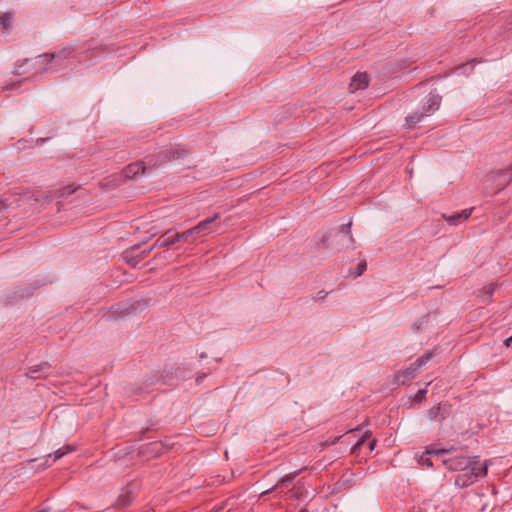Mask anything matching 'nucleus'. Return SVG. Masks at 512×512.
<instances>
[{"label":"nucleus","instance_id":"nucleus-1","mask_svg":"<svg viewBox=\"0 0 512 512\" xmlns=\"http://www.w3.org/2000/svg\"><path fill=\"white\" fill-rule=\"evenodd\" d=\"M440 103L441 97L437 93H429L422 103L421 111L415 112L406 117V124L408 127L414 128L417 123L421 122L425 117L432 115L439 109Z\"/></svg>","mask_w":512,"mask_h":512},{"label":"nucleus","instance_id":"nucleus-2","mask_svg":"<svg viewBox=\"0 0 512 512\" xmlns=\"http://www.w3.org/2000/svg\"><path fill=\"white\" fill-rule=\"evenodd\" d=\"M66 55L63 51L52 54H42L36 58V67L41 72H55L64 66Z\"/></svg>","mask_w":512,"mask_h":512},{"label":"nucleus","instance_id":"nucleus-3","mask_svg":"<svg viewBox=\"0 0 512 512\" xmlns=\"http://www.w3.org/2000/svg\"><path fill=\"white\" fill-rule=\"evenodd\" d=\"M157 162L154 161V156H148L143 161H137L126 166L123 170L125 178H132L139 173L145 174L147 168H156Z\"/></svg>","mask_w":512,"mask_h":512},{"label":"nucleus","instance_id":"nucleus-4","mask_svg":"<svg viewBox=\"0 0 512 512\" xmlns=\"http://www.w3.org/2000/svg\"><path fill=\"white\" fill-rule=\"evenodd\" d=\"M432 359V353H425L421 357H419L414 363H412L408 368L403 371H400L397 375V379L403 377L402 382L406 379L413 378L416 372L425 364H427Z\"/></svg>","mask_w":512,"mask_h":512},{"label":"nucleus","instance_id":"nucleus-5","mask_svg":"<svg viewBox=\"0 0 512 512\" xmlns=\"http://www.w3.org/2000/svg\"><path fill=\"white\" fill-rule=\"evenodd\" d=\"M187 154L185 149H179L175 147L167 148L159 152L157 156H154V161L157 162V167L161 164L180 159Z\"/></svg>","mask_w":512,"mask_h":512},{"label":"nucleus","instance_id":"nucleus-6","mask_svg":"<svg viewBox=\"0 0 512 512\" xmlns=\"http://www.w3.org/2000/svg\"><path fill=\"white\" fill-rule=\"evenodd\" d=\"M443 464L451 471H464L470 467L471 461L466 456H454L442 459Z\"/></svg>","mask_w":512,"mask_h":512},{"label":"nucleus","instance_id":"nucleus-7","mask_svg":"<svg viewBox=\"0 0 512 512\" xmlns=\"http://www.w3.org/2000/svg\"><path fill=\"white\" fill-rule=\"evenodd\" d=\"M218 218L219 214H215L214 216L199 222L198 225L193 227L196 236L199 238L216 231L213 224Z\"/></svg>","mask_w":512,"mask_h":512},{"label":"nucleus","instance_id":"nucleus-8","mask_svg":"<svg viewBox=\"0 0 512 512\" xmlns=\"http://www.w3.org/2000/svg\"><path fill=\"white\" fill-rule=\"evenodd\" d=\"M450 450L446 449H427L424 453H422L418 458V463L423 466L432 467L433 463L431 460V455H435L437 457H440L446 453H448Z\"/></svg>","mask_w":512,"mask_h":512},{"label":"nucleus","instance_id":"nucleus-9","mask_svg":"<svg viewBox=\"0 0 512 512\" xmlns=\"http://www.w3.org/2000/svg\"><path fill=\"white\" fill-rule=\"evenodd\" d=\"M172 447V444L168 443V441L162 442V441H156L149 443L146 446V451L144 453L153 454L154 456H157L159 454H162L166 451H168Z\"/></svg>","mask_w":512,"mask_h":512},{"label":"nucleus","instance_id":"nucleus-10","mask_svg":"<svg viewBox=\"0 0 512 512\" xmlns=\"http://www.w3.org/2000/svg\"><path fill=\"white\" fill-rule=\"evenodd\" d=\"M369 78L366 73H357L351 80L350 89L352 92L365 89L368 86Z\"/></svg>","mask_w":512,"mask_h":512},{"label":"nucleus","instance_id":"nucleus-11","mask_svg":"<svg viewBox=\"0 0 512 512\" xmlns=\"http://www.w3.org/2000/svg\"><path fill=\"white\" fill-rule=\"evenodd\" d=\"M50 365L47 362L41 363L35 368L30 369L27 372V376L31 379H40L46 377L50 371Z\"/></svg>","mask_w":512,"mask_h":512},{"label":"nucleus","instance_id":"nucleus-12","mask_svg":"<svg viewBox=\"0 0 512 512\" xmlns=\"http://www.w3.org/2000/svg\"><path fill=\"white\" fill-rule=\"evenodd\" d=\"M471 212H472V209H465V210H462L461 212H457V213H454L449 216L444 215V218L446 219V221L449 224L458 225V224L464 222L465 220H467L469 218V216L471 215Z\"/></svg>","mask_w":512,"mask_h":512},{"label":"nucleus","instance_id":"nucleus-13","mask_svg":"<svg viewBox=\"0 0 512 512\" xmlns=\"http://www.w3.org/2000/svg\"><path fill=\"white\" fill-rule=\"evenodd\" d=\"M176 242H178V239H176V233H172V230H169L154 242L153 247L162 248Z\"/></svg>","mask_w":512,"mask_h":512},{"label":"nucleus","instance_id":"nucleus-14","mask_svg":"<svg viewBox=\"0 0 512 512\" xmlns=\"http://www.w3.org/2000/svg\"><path fill=\"white\" fill-rule=\"evenodd\" d=\"M129 313V307L126 304H120L113 306L109 311L107 317L108 319L117 320L121 317L128 315Z\"/></svg>","mask_w":512,"mask_h":512},{"label":"nucleus","instance_id":"nucleus-15","mask_svg":"<svg viewBox=\"0 0 512 512\" xmlns=\"http://www.w3.org/2000/svg\"><path fill=\"white\" fill-rule=\"evenodd\" d=\"M79 188H80V185H78V186L67 185V186H64V187L52 192L50 197L53 199H62V198H65V197L71 195L72 193L77 191Z\"/></svg>","mask_w":512,"mask_h":512},{"label":"nucleus","instance_id":"nucleus-16","mask_svg":"<svg viewBox=\"0 0 512 512\" xmlns=\"http://www.w3.org/2000/svg\"><path fill=\"white\" fill-rule=\"evenodd\" d=\"M496 177L500 180L498 190H501L509 181H511L512 173L509 170L499 171L497 173L491 174L489 179L494 180Z\"/></svg>","mask_w":512,"mask_h":512},{"label":"nucleus","instance_id":"nucleus-17","mask_svg":"<svg viewBox=\"0 0 512 512\" xmlns=\"http://www.w3.org/2000/svg\"><path fill=\"white\" fill-rule=\"evenodd\" d=\"M13 17L14 15L11 12H4L0 15V30L2 33H6L11 30Z\"/></svg>","mask_w":512,"mask_h":512},{"label":"nucleus","instance_id":"nucleus-18","mask_svg":"<svg viewBox=\"0 0 512 512\" xmlns=\"http://www.w3.org/2000/svg\"><path fill=\"white\" fill-rule=\"evenodd\" d=\"M301 472V470H298V471H295L293 473H289L287 474L286 476L282 477L278 484L275 485L274 487L268 489V490H265L262 492V495H265L271 491H273L274 489H276L278 487V485H288L289 483H291L295 478L296 476Z\"/></svg>","mask_w":512,"mask_h":512},{"label":"nucleus","instance_id":"nucleus-19","mask_svg":"<svg viewBox=\"0 0 512 512\" xmlns=\"http://www.w3.org/2000/svg\"><path fill=\"white\" fill-rule=\"evenodd\" d=\"M470 475L473 477V479L479 477V476H485L487 474L488 465L487 462H485L484 465L479 464H472L470 465Z\"/></svg>","mask_w":512,"mask_h":512},{"label":"nucleus","instance_id":"nucleus-20","mask_svg":"<svg viewBox=\"0 0 512 512\" xmlns=\"http://www.w3.org/2000/svg\"><path fill=\"white\" fill-rule=\"evenodd\" d=\"M473 482H474V479L470 475V471L459 475L455 480V484L461 488L466 487V486L472 484Z\"/></svg>","mask_w":512,"mask_h":512},{"label":"nucleus","instance_id":"nucleus-21","mask_svg":"<svg viewBox=\"0 0 512 512\" xmlns=\"http://www.w3.org/2000/svg\"><path fill=\"white\" fill-rule=\"evenodd\" d=\"M196 238H198L193 230V228L188 229L182 233H176V239L178 241L184 240L186 242H193Z\"/></svg>","mask_w":512,"mask_h":512},{"label":"nucleus","instance_id":"nucleus-22","mask_svg":"<svg viewBox=\"0 0 512 512\" xmlns=\"http://www.w3.org/2000/svg\"><path fill=\"white\" fill-rule=\"evenodd\" d=\"M73 451H75V447L73 445H65L55 451L53 461L55 462L58 459L62 458L64 455Z\"/></svg>","mask_w":512,"mask_h":512},{"label":"nucleus","instance_id":"nucleus-23","mask_svg":"<svg viewBox=\"0 0 512 512\" xmlns=\"http://www.w3.org/2000/svg\"><path fill=\"white\" fill-rule=\"evenodd\" d=\"M496 289V285L495 284H489L487 286H485L481 292V297L484 299V300H490L492 294L494 293Z\"/></svg>","mask_w":512,"mask_h":512},{"label":"nucleus","instance_id":"nucleus-24","mask_svg":"<svg viewBox=\"0 0 512 512\" xmlns=\"http://www.w3.org/2000/svg\"><path fill=\"white\" fill-rule=\"evenodd\" d=\"M441 405L435 406L429 410V418L431 420H440Z\"/></svg>","mask_w":512,"mask_h":512},{"label":"nucleus","instance_id":"nucleus-25","mask_svg":"<svg viewBox=\"0 0 512 512\" xmlns=\"http://www.w3.org/2000/svg\"><path fill=\"white\" fill-rule=\"evenodd\" d=\"M366 266H367V265H366V262L359 263V264L357 265L356 272H355V273H353L352 275H353L354 277L360 276V275L365 271Z\"/></svg>","mask_w":512,"mask_h":512},{"label":"nucleus","instance_id":"nucleus-26","mask_svg":"<svg viewBox=\"0 0 512 512\" xmlns=\"http://www.w3.org/2000/svg\"><path fill=\"white\" fill-rule=\"evenodd\" d=\"M505 30L508 33V35H507L508 38H512V15L510 16V18L508 19V21L505 24Z\"/></svg>","mask_w":512,"mask_h":512},{"label":"nucleus","instance_id":"nucleus-27","mask_svg":"<svg viewBox=\"0 0 512 512\" xmlns=\"http://www.w3.org/2000/svg\"><path fill=\"white\" fill-rule=\"evenodd\" d=\"M328 295V292L326 291H319L315 296H314V300L315 301H323Z\"/></svg>","mask_w":512,"mask_h":512},{"label":"nucleus","instance_id":"nucleus-28","mask_svg":"<svg viewBox=\"0 0 512 512\" xmlns=\"http://www.w3.org/2000/svg\"><path fill=\"white\" fill-rule=\"evenodd\" d=\"M369 437H370V432H369V431H366V432L364 433L363 437H362V438H361V439L356 443V445H355V446H356V447H360L361 445H363V443L365 442V440H366L367 438H369Z\"/></svg>","mask_w":512,"mask_h":512},{"label":"nucleus","instance_id":"nucleus-29","mask_svg":"<svg viewBox=\"0 0 512 512\" xmlns=\"http://www.w3.org/2000/svg\"><path fill=\"white\" fill-rule=\"evenodd\" d=\"M7 209V204H6V201L2 198H0V212L4 211Z\"/></svg>","mask_w":512,"mask_h":512},{"label":"nucleus","instance_id":"nucleus-30","mask_svg":"<svg viewBox=\"0 0 512 512\" xmlns=\"http://www.w3.org/2000/svg\"><path fill=\"white\" fill-rule=\"evenodd\" d=\"M155 247H153V245L148 249V250H143L141 252V257L144 258L146 257Z\"/></svg>","mask_w":512,"mask_h":512},{"label":"nucleus","instance_id":"nucleus-31","mask_svg":"<svg viewBox=\"0 0 512 512\" xmlns=\"http://www.w3.org/2000/svg\"><path fill=\"white\" fill-rule=\"evenodd\" d=\"M511 344H512V336L508 337V338L505 340V345H506L507 347H509Z\"/></svg>","mask_w":512,"mask_h":512},{"label":"nucleus","instance_id":"nucleus-32","mask_svg":"<svg viewBox=\"0 0 512 512\" xmlns=\"http://www.w3.org/2000/svg\"><path fill=\"white\" fill-rule=\"evenodd\" d=\"M375 443H376V440H372L369 444V448L370 450H373L374 449V446H375Z\"/></svg>","mask_w":512,"mask_h":512},{"label":"nucleus","instance_id":"nucleus-33","mask_svg":"<svg viewBox=\"0 0 512 512\" xmlns=\"http://www.w3.org/2000/svg\"><path fill=\"white\" fill-rule=\"evenodd\" d=\"M350 227H351V222H349L347 224V231H346L347 234H350Z\"/></svg>","mask_w":512,"mask_h":512},{"label":"nucleus","instance_id":"nucleus-34","mask_svg":"<svg viewBox=\"0 0 512 512\" xmlns=\"http://www.w3.org/2000/svg\"><path fill=\"white\" fill-rule=\"evenodd\" d=\"M128 502H129V499H128V497H126V498H125V500H123L121 504H122V505H125V504H127Z\"/></svg>","mask_w":512,"mask_h":512},{"label":"nucleus","instance_id":"nucleus-35","mask_svg":"<svg viewBox=\"0 0 512 512\" xmlns=\"http://www.w3.org/2000/svg\"><path fill=\"white\" fill-rule=\"evenodd\" d=\"M24 197H25V198H30V197H31L30 192H26V193L24 194Z\"/></svg>","mask_w":512,"mask_h":512},{"label":"nucleus","instance_id":"nucleus-36","mask_svg":"<svg viewBox=\"0 0 512 512\" xmlns=\"http://www.w3.org/2000/svg\"><path fill=\"white\" fill-rule=\"evenodd\" d=\"M419 393L423 394V393H425V390H420Z\"/></svg>","mask_w":512,"mask_h":512},{"label":"nucleus","instance_id":"nucleus-37","mask_svg":"<svg viewBox=\"0 0 512 512\" xmlns=\"http://www.w3.org/2000/svg\"><path fill=\"white\" fill-rule=\"evenodd\" d=\"M300 512H308L307 510H301Z\"/></svg>","mask_w":512,"mask_h":512},{"label":"nucleus","instance_id":"nucleus-38","mask_svg":"<svg viewBox=\"0 0 512 512\" xmlns=\"http://www.w3.org/2000/svg\"><path fill=\"white\" fill-rule=\"evenodd\" d=\"M41 512H46V510H42Z\"/></svg>","mask_w":512,"mask_h":512}]
</instances>
